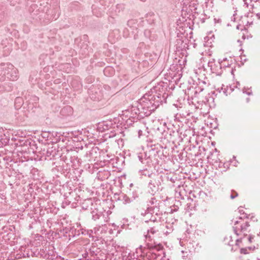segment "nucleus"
Returning a JSON list of instances; mask_svg holds the SVG:
<instances>
[{
	"label": "nucleus",
	"mask_w": 260,
	"mask_h": 260,
	"mask_svg": "<svg viewBox=\"0 0 260 260\" xmlns=\"http://www.w3.org/2000/svg\"><path fill=\"white\" fill-rule=\"evenodd\" d=\"M252 237H251V236H250V237H249V242H251V241H252Z\"/></svg>",
	"instance_id": "7ed1b4c3"
},
{
	"label": "nucleus",
	"mask_w": 260,
	"mask_h": 260,
	"mask_svg": "<svg viewBox=\"0 0 260 260\" xmlns=\"http://www.w3.org/2000/svg\"><path fill=\"white\" fill-rule=\"evenodd\" d=\"M108 71H111L113 72V69L110 68H107V69L105 70V73H106Z\"/></svg>",
	"instance_id": "f03ea898"
},
{
	"label": "nucleus",
	"mask_w": 260,
	"mask_h": 260,
	"mask_svg": "<svg viewBox=\"0 0 260 260\" xmlns=\"http://www.w3.org/2000/svg\"><path fill=\"white\" fill-rule=\"evenodd\" d=\"M241 253L246 254L248 253V250L247 248H242L240 250Z\"/></svg>",
	"instance_id": "f257e3e1"
},
{
	"label": "nucleus",
	"mask_w": 260,
	"mask_h": 260,
	"mask_svg": "<svg viewBox=\"0 0 260 260\" xmlns=\"http://www.w3.org/2000/svg\"><path fill=\"white\" fill-rule=\"evenodd\" d=\"M158 248L157 249L158 250H159V249H161L162 248V246H158Z\"/></svg>",
	"instance_id": "20e7f679"
}]
</instances>
